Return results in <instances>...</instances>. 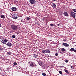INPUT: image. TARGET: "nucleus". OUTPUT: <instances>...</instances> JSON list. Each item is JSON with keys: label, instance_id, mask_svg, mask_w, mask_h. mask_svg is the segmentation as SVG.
Listing matches in <instances>:
<instances>
[{"label": "nucleus", "instance_id": "1", "mask_svg": "<svg viewBox=\"0 0 76 76\" xmlns=\"http://www.w3.org/2000/svg\"><path fill=\"white\" fill-rule=\"evenodd\" d=\"M11 28L12 30H13V31H15L18 30V26L14 24L12 25L11 26Z\"/></svg>", "mask_w": 76, "mask_h": 76}, {"label": "nucleus", "instance_id": "2", "mask_svg": "<svg viewBox=\"0 0 76 76\" xmlns=\"http://www.w3.org/2000/svg\"><path fill=\"white\" fill-rule=\"evenodd\" d=\"M42 53H50V51L49 49H46L45 50H42Z\"/></svg>", "mask_w": 76, "mask_h": 76}, {"label": "nucleus", "instance_id": "3", "mask_svg": "<svg viewBox=\"0 0 76 76\" xmlns=\"http://www.w3.org/2000/svg\"><path fill=\"white\" fill-rule=\"evenodd\" d=\"M71 15L73 18H75V15H76V13L72 11L71 12Z\"/></svg>", "mask_w": 76, "mask_h": 76}, {"label": "nucleus", "instance_id": "4", "mask_svg": "<svg viewBox=\"0 0 76 76\" xmlns=\"http://www.w3.org/2000/svg\"><path fill=\"white\" fill-rule=\"evenodd\" d=\"M29 2L31 3V4H35V3H36V1L35 0H30Z\"/></svg>", "mask_w": 76, "mask_h": 76}, {"label": "nucleus", "instance_id": "5", "mask_svg": "<svg viewBox=\"0 0 76 76\" xmlns=\"http://www.w3.org/2000/svg\"><path fill=\"white\" fill-rule=\"evenodd\" d=\"M8 41V40L6 39H5L4 40H2L1 41V42L4 44H6V42Z\"/></svg>", "mask_w": 76, "mask_h": 76}, {"label": "nucleus", "instance_id": "6", "mask_svg": "<svg viewBox=\"0 0 76 76\" xmlns=\"http://www.w3.org/2000/svg\"><path fill=\"white\" fill-rule=\"evenodd\" d=\"M62 45L64 47H69V44L66 43H63L62 44Z\"/></svg>", "mask_w": 76, "mask_h": 76}, {"label": "nucleus", "instance_id": "7", "mask_svg": "<svg viewBox=\"0 0 76 76\" xmlns=\"http://www.w3.org/2000/svg\"><path fill=\"white\" fill-rule=\"evenodd\" d=\"M12 18L14 19H18V17L15 14H13L12 15Z\"/></svg>", "mask_w": 76, "mask_h": 76}, {"label": "nucleus", "instance_id": "8", "mask_svg": "<svg viewBox=\"0 0 76 76\" xmlns=\"http://www.w3.org/2000/svg\"><path fill=\"white\" fill-rule=\"evenodd\" d=\"M6 45L7 46H8V47H11L12 46V43L9 42L7 43Z\"/></svg>", "mask_w": 76, "mask_h": 76}, {"label": "nucleus", "instance_id": "9", "mask_svg": "<svg viewBox=\"0 0 76 76\" xmlns=\"http://www.w3.org/2000/svg\"><path fill=\"white\" fill-rule=\"evenodd\" d=\"M11 9L12 11H14V12H15V11H16V8L15 7H12Z\"/></svg>", "mask_w": 76, "mask_h": 76}, {"label": "nucleus", "instance_id": "10", "mask_svg": "<svg viewBox=\"0 0 76 76\" xmlns=\"http://www.w3.org/2000/svg\"><path fill=\"white\" fill-rule=\"evenodd\" d=\"M38 64H39L40 66H41L42 67V62L41 61H40L38 62Z\"/></svg>", "mask_w": 76, "mask_h": 76}, {"label": "nucleus", "instance_id": "11", "mask_svg": "<svg viewBox=\"0 0 76 76\" xmlns=\"http://www.w3.org/2000/svg\"><path fill=\"white\" fill-rule=\"evenodd\" d=\"M64 15L65 16H69L68 14H67V12H64Z\"/></svg>", "mask_w": 76, "mask_h": 76}, {"label": "nucleus", "instance_id": "12", "mask_svg": "<svg viewBox=\"0 0 76 76\" xmlns=\"http://www.w3.org/2000/svg\"><path fill=\"white\" fill-rule=\"evenodd\" d=\"M52 6L53 7H54V8H56V5L54 4H52Z\"/></svg>", "mask_w": 76, "mask_h": 76}, {"label": "nucleus", "instance_id": "13", "mask_svg": "<svg viewBox=\"0 0 76 76\" xmlns=\"http://www.w3.org/2000/svg\"><path fill=\"white\" fill-rule=\"evenodd\" d=\"M1 18L2 19H4V18H5V17L4 16V15H2L1 16Z\"/></svg>", "mask_w": 76, "mask_h": 76}, {"label": "nucleus", "instance_id": "14", "mask_svg": "<svg viewBox=\"0 0 76 76\" xmlns=\"http://www.w3.org/2000/svg\"><path fill=\"white\" fill-rule=\"evenodd\" d=\"M30 66L31 67H34V63H33L32 62L30 64Z\"/></svg>", "mask_w": 76, "mask_h": 76}, {"label": "nucleus", "instance_id": "15", "mask_svg": "<svg viewBox=\"0 0 76 76\" xmlns=\"http://www.w3.org/2000/svg\"><path fill=\"white\" fill-rule=\"evenodd\" d=\"M74 50H75V49L73 48H72L69 50V51H74Z\"/></svg>", "mask_w": 76, "mask_h": 76}, {"label": "nucleus", "instance_id": "16", "mask_svg": "<svg viewBox=\"0 0 76 76\" xmlns=\"http://www.w3.org/2000/svg\"><path fill=\"white\" fill-rule=\"evenodd\" d=\"M61 51L64 52L66 51V49L64 48H62L61 49Z\"/></svg>", "mask_w": 76, "mask_h": 76}, {"label": "nucleus", "instance_id": "17", "mask_svg": "<svg viewBox=\"0 0 76 76\" xmlns=\"http://www.w3.org/2000/svg\"><path fill=\"white\" fill-rule=\"evenodd\" d=\"M37 56H38L35 54H34L33 56V57H35V58H37Z\"/></svg>", "mask_w": 76, "mask_h": 76}, {"label": "nucleus", "instance_id": "18", "mask_svg": "<svg viewBox=\"0 0 76 76\" xmlns=\"http://www.w3.org/2000/svg\"><path fill=\"white\" fill-rule=\"evenodd\" d=\"M42 75H43V76H46V74H45V73H44L42 74Z\"/></svg>", "mask_w": 76, "mask_h": 76}, {"label": "nucleus", "instance_id": "19", "mask_svg": "<svg viewBox=\"0 0 76 76\" xmlns=\"http://www.w3.org/2000/svg\"><path fill=\"white\" fill-rule=\"evenodd\" d=\"M72 10L74 12H76V9H72Z\"/></svg>", "mask_w": 76, "mask_h": 76}, {"label": "nucleus", "instance_id": "20", "mask_svg": "<svg viewBox=\"0 0 76 76\" xmlns=\"http://www.w3.org/2000/svg\"><path fill=\"white\" fill-rule=\"evenodd\" d=\"M65 72H66V73H69V71H68L67 70H65Z\"/></svg>", "mask_w": 76, "mask_h": 76}, {"label": "nucleus", "instance_id": "21", "mask_svg": "<svg viewBox=\"0 0 76 76\" xmlns=\"http://www.w3.org/2000/svg\"><path fill=\"white\" fill-rule=\"evenodd\" d=\"M0 50L2 51V50H3V48H1V47H0Z\"/></svg>", "mask_w": 76, "mask_h": 76}, {"label": "nucleus", "instance_id": "22", "mask_svg": "<svg viewBox=\"0 0 76 76\" xmlns=\"http://www.w3.org/2000/svg\"><path fill=\"white\" fill-rule=\"evenodd\" d=\"M50 26H54V25L53 24H50Z\"/></svg>", "mask_w": 76, "mask_h": 76}, {"label": "nucleus", "instance_id": "23", "mask_svg": "<svg viewBox=\"0 0 76 76\" xmlns=\"http://www.w3.org/2000/svg\"><path fill=\"white\" fill-rule=\"evenodd\" d=\"M55 56H58V53H56L55 54Z\"/></svg>", "mask_w": 76, "mask_h": 76}, {"label": "nucleus", "instance_id": "24", "mask_svg": "<svg viewBox=\"0 0 76 76\" xmlns=\"http://www.w3.org/2000/svg\"><path fill=\"white\" fill-rule=\"evenodd\" d=\"M14 65H15V66H16V65H17V63H16V62H14Z\"/></svg>", "mask_w": 76, "mask_h": 76}, {"label": "nucleus", "instance_id": "25", "mask_svg": "<svg viewBox=\"0 0 76 76\" xmlns=\"http://www.w3.org/2000/svg\"><path fill=\"white\" fill-rule=\"evenodd\" d=\"M12 38H15V35H13V36H12Z\"/></svg>", "mask_w": 76, "mask_h": 76}, {"label": "nucleus", "instance_id": "26", "mask_svg": "<svg viewBox=\"0 0 76 76\" xmlns=\"http://www.w3.org/2000/svg\"><path fill=\"white\" fill-rule=\"evenodd\" d=\"M59 72L60 74H62V73H63L62 72H61V71H59Z\"/></svg>", "mask_w": 76, "mask_h": 76}, {"label": "nucleus", "instance_id": "27", "mask_svg": "<svg viewBox=\"0 0 76 76\" xmlns=\"http://www.w3.org/2000/svg\"><path fill=\"white\" fill-rule=\"evenodd\" d=\"M26 19L27 20H29V19H30V18H29L28 17H27L26 18Z\"/></svg>", "mask_w": 76, "mask_h": 76}, {"label": "nucleus", "instance_id": "28", "mask_svg": "<svg viewBox=\"0 0 76 76\" xmlns=\"http://www.w3.org/2000/svg\"><path fill=\"white\" fill-rule=\"evenodd\" d=\"M7 53L8 54H11V52H8Z\"/></svg>", "mask_w": 76, "mask_h": 76}, {"label": "nucleus", "instance_id": "29", "mask_svg": "<svg viewBox=\"0 0 76 76\" xmlns=\"http://www.w3.org/2000/svg\"><path fill=\"white\" fill-rule=\"evenodd\" d=\"M65 62H66V63H68V61L67 60H66V61H65Z\"/></svg>", "mask_w": 76, "mask_h": 76}, {"label": "nucleus", "instance_id": "30", "mask_svg": "<svg viewBox=\"0 0 76 76\" xmlns=\"http://www.w3.org/2000/svg\"><path fill=\"white\" fill-rule=\"evenodd\" d=\"M74 51L75 52V53H76V50H74Z\"/></svg>", "mask_w": 76, "mask_h": 76}, {"label": "nucleus", "instance_id": "31", "mask_svg": "<svg viewBox=\"0 0 76 76\" xmlns=\"http://www.w3.org/2000/svg\"><path fill=\"white\" fill-rule=\"evenodd\" d=\"M63 41L65 42V41H67L66 40H63Z\"/></svg>", "mask_w": 76, "mask_h": 76}, {"label": "nucleus", "instance_id": "32", "mask_svg": "<svg viewBox=\"0 0 76 76\" xmlns=\"http://www.w3.org/2000/svg\"><path fill=\"white\" fill-rule=\"evenodd\" d=\"M45 20V18H43V20Z\"/></svg>", "mask_w": 76, "mask_h": 76}, {"label": "nucleus", "instance_id": "33", "mask_svg": "<svg viewBox=\"0 0 76 76\" xmlns=\"http://www.w3.org/2000/svg\"><path fill=\"white\" fill-rule=\"evenodd\" d=\"M60 24H58V26H60Z\"/></svg>", "mask_w": 76, "mask_h": 76}, {"label": "nucleus", "instance_id": "34", "mask_svg": "<svg viewBox=\"0 0 76 76\" xmlns=\"http://www.w3.org/2000/svg\"><path fill=\"white\" fill-rule=\"evenodd\" d=\"M1 26V24L0 23V28Z\"/></svg>", "mask_w": 76, "mask_h": 76}, {"label": "nucleus", "instance_id": "35", "mask_svg": "<svg viewBox=\"0 0 76 76\" xmlns=\"http://www.w3.org/2000/svg\"><path fill=\"white\" fill-rule=\"evenodd\" d=\"M72 67H73V66H71V68H72Z\"/></svg>", "mask_w": 76, "mask_h": 76}, {"label": "nucleus", "instance_id": "36", "mask_svg": "<svg viewBox=\"0 0 76 76\" xmlns=\"http://www.w3.org/2000/svg\"><path fill=\"white\" fill-rule=\"evenodd\" d=\"M53 1H56V0H52Z\"/></svg>", "mask_w": 76, "mask_h": 76}, {"label": "nucleus", "instance_id": "37", "mask_svg": "<svg viewBox=\"0 0 76 76\" xmlns=\"http://www.w3.org/2000/svg\"><path fill=\"white\" fill-rule=\"evenodd\" d=\"M14 32H15V31H14Z\"/></svg>", "mask_w": 76, "mask_h": 76}, {"label": "nucleus", "instance_id": "38", "mask_svg": "<svg viewBox=\"0 0 76 76\" xmlns=\"http://www.w3.org/2000/svg\"><path fill=\"white\" fill-rule=\"evenodd\" d=\"M63 53V52H62V53Z\"/></svg>", "mask_w": 76, "mask_h": 76}]
</instances>
